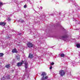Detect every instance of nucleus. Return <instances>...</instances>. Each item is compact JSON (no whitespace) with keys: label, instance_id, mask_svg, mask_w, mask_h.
I'll return each mask as SVG.
<instances>
[{"label":"nucleus","instance_id":"f257e3e1","mask_svg":"<svg viewBox=\"0 0 80 80\" xmlns=\"http://www.w3.org/2000/svg\"><path fill=\"white\" fill-rule=\"evenodd\" d=\"M27 46L29 47V48H32V47H33L34 45L31 43L29 42L27 44Z\"/></svg>","mask_w":80,"mask_h":80},{"label":"nucleus","instance_id":"dca6fc26","mask_svg":"<svg viewBox=\"0 0 80 80\" xmlns=\"http://www.w3.org/2000/svg\"><path fill=\"white\" fill-rule=\"evenodd\" d=\"M3 5V3L2 2H0V6L1 5Z\"/></svg>","mask_w":80,"mask_h":80},{"label":"nucleus","instance_id":"39448f33","mask_svg":"<svg viewBox=\"0 0 80 80\" xmlns=\"http://www.w3.org/2000/svg\"><path fill=\"white\" fill-rule=\"evenodd\" d=\"M47 78H48V76H45V77H42L41 78V80H46V79H47Z\"/></svg>","mask_w":80,"mask_h":80},{"label":"nucleus","instance_id":"412c9836","mask_svg":"<svg viewBox=\"0 0 80 80\" xmlns=\"http://www.w3.org/2000/svg\"><path fill=\"white\" fill-rule=\"evenodd\" d=\"M10 78H8V79H9Z\"/></svg>","mask_w":80,"mask_h":80},{"label":"nucleus","instance_id":"aec40b11","mask_svg":"<svg viewBox=\"0 0 80 80\" xmlns=\"http://www.w3.org/2000/svg\"><path fill=\"white\" fill-rule=\"evenodd\" d=\"M52 66H51L50 68V69H52Z\"/></svg>","mask_w":80,"mask_h":80},{"label":"nucleus","instance_id":"f8f14e48","mask_svg":"<svg viewBox=\"0 0 80 80\" xmlns=\"http://www.w3.org/2000/svg\"><path fill=\"white\" fill-rule=\"evenodd\" d=\"M76 47H77V48H80V44H77L76 45Z\"/></svg>","mask_w":80,"mask_h":80},{"label":"nucleus","instance_id":"20e7f679","mask_svg":"<svg viewBox=\"0 0 80 80\" xmlns=\"http://www.w3.org/2000/svg\"><path fill=\"white\" fill-rule=\"evenodd\" d=\"M6 24V22H0V25H3V26H4Z\"/></svg>","mask_w":80,"mask_h":80},{"label":"nucleus","instance_id":"9d476101","mask_svg":"<svg viewBox=\"0 0 80 80\" xmlns=\"http://www.w3.org/2000/svg\"><path fill=\"white\" fill-rule=\"evenodd\" d=\"M10 67V64H8V65H6L5 67H6V68H9V67Z\"/></svg>","mask_w":80,"mask_h":80},{"label":"nucleus","instance_id":"7ed1b4c3","mask_svg":"<svg viewBox=\"0 0 80 80\" xmlns=\"http://www.w3.org/2000/svg\"><path fill=\"white\" fill-rule=\"evenodd\" d=\"M23 63H24V62H23V61H22L21 62H18L17 63V66H18V67H20L21 66V65H22Z\"/></svg>","mask_w":80,"mask_h":80},{"label":"nucleus","instance_id":"6ab92c4d","mask_svg":"<svg viewBox=\"0 0 80 80\" xmlns=\"http://www.w3.org/2000/svg\"><path fill=\"white\" fill-rule=\"evenodd\" d=\"M24 8H27V5L25 4L24 6Z\"/></svg>","mask_w":80,"mask_h":80},{"label":"nucleus","instance_id":"6e6552de","mask_svg":"<svg viewBox=\"0 0 80 80\" xmlns=\"http://www.w3.org/2000/svg\"><path fill=\"white\" fill-rule=\"evenodd\" d=\"M33 57V54H30L29 55V58H32Z\"/></svg>","mask_w":80,"mask_h":80},{"label":"nucleus","instance_id":"9b49d317","mask_svg":"<svg viewBox=\"0 0 80 80\" xmlns=\"http://www.w3.org/2000/svg\"><path fill=\"white\" fill-rule=\"evenodd\" d=\"M16 58L18 60H20V56L18 55L16 57Z\"/></svg>","mask_w":80,"mask_h":80},{"label":"nucleus","instance_id":"0eeeda50","mask_svg":"<svg viewBox=\"0 0 80 80\" xmlns=\"http://www.w3.org/2000/svg\"><path fill=\"white\" fill-rule=\"evenodd\" d=\"M47 74L44 72H42V76L43 77H44L45 76H46Z\"/></svg>","mask_w":80,"mask_h":80},{"label":"nucleus","instance_id":"ddd939ff","mask_svg":"<svg viewBox=\"0 0 80 80\" xmlns=\"http://www.w3.org/2000/svg\"><path fill=\"white\" fill-rule=\"evenodd\" d=\"M61 57H65V54H62L61 55Z\"/></svg>","mask_w":80,"mask_h":80},{"label":"nucleus","instance_id":"1a4fd4ad","mask_svg":"<svg viewBox=\"0 0 80 80\" xmlns=\"http://www.w3.org/2000/svg\"><path fill=\"white\" fill-rule=\"evenodd\" d=\"M25 65V67L26 68H27V65H28V63L27 62H26L24 63Z\"/></svg>","mask_w":80,"mask_h":80},{"label":"nucleus","instance_id":"f03ea898","mask_svg":"<svg viewBox=\"0 0 80 80\" xmlns=\"http://www.w3.org/2000/svg\"><path fill=\"white\" fill-rule=\"evenodd\" d=\"M59 74L60 75V76H63L65 75V72L64 71L62 70L59 71Z\"/></svg>","mask_w":80,"mask_h":80},{"label":"nucleus","instance_id":"423d86ee","mask_svg":"<svg viewBox=\"0 0 80 80\" xmlns=\"http://www.w3.org/2000/svg\"><path fill=\"white\" fill-rule=\"evenodd\" d=\"M12 53H17V51L16 50V49L15 48L12 49Z\"/></svg>","mask_w":80,"mask_h":80},{"label":"nucleus","instance_id":"a211bd4d","mask_svg":"<svg viewBox=\"0 0 80 80\" xmlns=\"http://www.w3.org/2000/svg\"><path fill=\"white\" fill-rule=\"evenodd\" d=\"M51 63V65H54V63L53 62H52Z\"/></svg>","mask_w":80,"mask_h":80},{"label":"nucleus","instance_id":"f3484780","mask_svg":"<svg viewBox=\"0 0 80 80\" xmlns=\"http://www.w3.org/2000/svg\"><path fill=\"white\" fill-rule=\"evenodd\" d=\"M5 78L4 77H3L2 78H1V80H4Z\"/></svg>","mask_w":80,"mask_h":80},{"label":"nucleus","instance_id":"4468645a","mask_svg":"<svg viewBox=\"0 0 80 80\" xmlns=\"http://www.w3.org/2000/svg\"><path fill=\"white\" fill-rule=\"evenodd\" d=\"M4 54L3 53H0V57H3Z\"/></svg>","mask_w":80,"mask_h":80},{"label":"nucleus","instance_id":"2eb2a0df","mask_svg":"<svg viewBox=\"0 0 80 80\" xmlns=\"http://www.w3.org/2000/svg\"><path fill=\"white\" fill-rule=\"evenodd\" d=\"M7 20L8 21H11V19L9 18H8Z\"/></svg>","mask_w":80,"mask_h":80}]
</instances>
